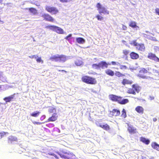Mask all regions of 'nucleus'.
Here are the masks:
<instances>
[{
    "instance_id": "obj_1",
    "label": "nucleus",
    "mask_w": 159,
    "mask_h": 159,
    "mask_svg": "<svg viewBox=\"0 0 159 159\" xmlns=\"http://www.w3.org/2000/svg\"><path fill=\"white\" fill-rule=\"evenodd\" d=\"M122 98L121 97L114 94H110L109 96V98L110 100L113 102H117L120 104L124 105L129 102L128 99H122Z\"/></svg>"
},
{
    "instance_id": "obj_2",
    "label": "nucleus",
    "mask_w": 159,
    "mask_h": 159,
    "mask_svg": "<svg viewBox=\"0 0 159 159\" xmlns=\"http://www.w3.org/2000/svg\"><path fill=\"white\" fill-rule=\"evenodd\" d=\"M49 59L52 61L64 62L67 60V57L64 55H57L52 56Z\"/></svg>"
},
{
    "instance_id": "obj_3",
    "label": "nucleus",
    "mask_w": 159,
    "mask_h": 159,
    "mask_svg": "<svg viewBox=\"0 0 159 159\" xmlns=\"http://www.w3.org/2000/svg\"><path fill=\"white\" fill-rule=\"evenodd\" d=\"M130 44L134 46L135 47L136 49L141 52H143L145 50V47L143 43H138L137 42V40H134L132 41Z\"/></svg>"
},
{
    "instance_id": "obj_4",
    "label": "nucleus",
    "mask_w": 159,
    "mask_h": 159,
    "mask_svg": "<svg viewBox=\"0 0 159 159\" xmlns=\"http://www.w3.org/2000/svg\"><path fill=\"white\" fill-rule=\"evenodd\" d=\"M81 80L83 82L88 84H95L97 83L95 78L88 76H82Z\"/></svg>"
},
{
    "instance_id": "obj_5",
    "label": "nucleus",
    "mask_w": 159,
    "mask_h": 159,
    "mask_svg": "<svg viewBox=\"0 0 159 159\" xmlns=\"http://www.w3.org/2000/svg\"><path fill=\"white\" fill-rule=\"evenodd\" d=\"M109 64L104 61H102L98 64H94L92 65L93 69L99 70L101 68L104 69L108 68Z\"/></svg>"
},
{
    "instance_id": "obj_6",
    "label": "nucleus",
    "mask_w": 159,
    "mask_h": 159,
    "mask_svg": "<svg viewBox=\"0 0 159 159\" xmlns=\"http://www.w3.org/2000/svg\"><path fill=\"white\" fill-rule=\"evenodd\" d=\"M151 69V68H148L147 70H146L145 68H141L139 70V73L138 74V76L140 78L143 79H147L151 78L145 75V74L148 72V71L149 70Z\"/></svg>"
},
{
    "instance_id": "obj_7",
    "label": "nucleus",
    "mask_w": 159,
    "mask_h": 159,
    "mask_svg": "<svg viewBox=\"0 0 159 159\" xmlns=\"http://www.w3.org/2000/svg\"><path fill=\"white\" fill-rule=\"evenodd\" d=\"M59 155L61 157L64 159H73V157H75V155L70 152H63Z\"/></svg>"
},
{
    "instance_id": "obj_8",
    "label": "nucleus",
    "mask_w": 159,
    "mask_h": 159,
    "mask_svg": "<svg viewBox=\"0 0 159 159\" xmlns=\"http://www.w3.org/2000/svg\"><path fill=\"white\" fill-rule=\"evenodd\" d=\"M45 28L49 29L59 34H64V31L62 29L59 27L54 25H49L45 27Z\"/></svg>"
},
{
    "instance_id": "obj_9",
    "label": "nucleus",
    "mask_w": 159,
    "mask_h": 159,
    "mask_svg": "<svg viewBox=\"0 0 159 159\" xmlns=\"http://www.w3.org/2000/svg\"><path fill=\"white\" fill-rule=\"evenodd\" d=\"M41 16L43 20L45 21L53 22L55 21V19L49 14L47 13L42 14Z\"/></svg>"
},
{
    "instance_id": "obj_10",
    "label": "nucleus",
    "mask_w": 159,
    "mask_h": 159,
    "mask_svg": "<svg viewBox=\"0 0 159 159\" xmlns=\"http://www.w3.org/2000/svg\"><path fill=\"white\" fill-rule=\"evenodd\" d=\"M96 7L100 14L102 13L106 15L109 14V11L104 7H103L100 3H98L97 4Z\"/></svg>"
},
{
    "instance_id": "obj_11",
    "label": "nucleus",
    "mask_w": 159,
    "mask_h": 159,
    "mask_svg": "<svg viewBox=\"0 0 159 159\" xmlns=\"http://www.w3.org/2000/svg\"><path fill=\"white\" fill-rule=\"evenodd\" d=\"M45 10L52 14L56 15L59 12L58 10L55 7L49 6H46L45 7Z\"/></svg>"
},
{
    "instance_id": "obj_12",
    "label": "nucleus",
    "mask_w": 159,
    "mask_h": 159,
    "mask_svg": "<svg viewBox=\"0 0 159 159\" xmlns=\"http://www.w3.org/2000/svg\"><path fill=\"white\" fill-rule=\"evenodd\" d=\"M95 124L97 126L102 128L105 130L108 131L110 129V126L107 123L102 124L100 123V121H96L95 122Z\"/></svg>"
},
{
    "instance_id": "obj_13",
    "label": "nucleus",
    "mask_w": 159,
    "mask_h": 159,
    "mask_svg": "<svg viewBox=\"0 0 159 159\" xmlns=\"http://www.w3.org/2000/svg\"><path fill=\"white\" fill-rule=\"evenodd\" d=\"M147 57L150 59L153 60L156 62H159V58L157 57L155 54L152 52L148 53Z\"/></svg>"
},
{
    "instance_id": "obj_14",
    "label": "nucleus",
    "mask_w": 159,
    "mask_h": 159,
    "mask_svg": "<svg viewBox=\"0 0 159 159\" xmlns=\"http://www.w3.org/2000/svg\"><path fill=\"white\" fill-rule=\"evenodd\" d=\"M129 55L130 58L133 60L137 59L139 57V55L138 53L133 52H130Z\"/></svg>"
},
{
    "instance_id": "obj_15",
    "label": "nucleus",
    "mask_w": 159,
    "mask_h": 159,
    "mask_svg": "<svg viewBox=\"0 0 159 159\" xmlns=\"http://www.w3.org/2000/svg\"><path fill=\"white\" fill-rule=\"evenodd\" d=\"M57 117L58 116L57 115V114L54 113L48 119V121H54L57 120Z\"/></svg>"
},
{
    "instance_id": "obj_16",
    "label": "nucleus",
    "mask_w": 159,
    "mask_h": 159,
    "mask_svg": "<svg viewBox=\"0 0 159 159\" xmlns=\"http://www.w3.org/2000/svg\"><path fill=\"white\" fill-rule=\"evenodd\" d=\"M133 81L132 80H129L126 79H123L121 83L124 85H125L126 84H131L133 83Z\"/></svg>"
},
{
    "instance_id": "obj_17",
    "label": "nucleus",
    "mask_w": 159,
    "mask_h": 159,
    "mask_svg": "<svg viewBox=\"0 0 159 159\" xmlns=\"http://www.w3.org/2000/svg\"><path fill=\"white\" fill-rule=\"evenodd\" d=\"M135 110L138 113L143 114L144 112V109L141 106H138L135 108Z\"/></svg>"
},
{
    "instance_id": "obj_18",
    "label": "nucleus",
    "mask_w": 159,
    "mask_h": 159,
    "mask_svg": "<svg viewBox=\"0 0 159 159\" xmlns=\"http://www.w3.org/2000/svg\"><path fill=\"white\" fill-rule=\"evenodd\" d=\"M111 112L112 113V116H119L120 115V111L119 110L117 109H113Z\"/></svg>"
},
{
    "instance_id": "obj_19",
    "label": "nucleus",
    "mask_w": 159,
    "mask_h": 159,
    "mask_svg": "<svg viewBox=\"0 0 159 159\" xmlns=\"http://www.w3.org/2000/svg\"><path fill=\"white\" fill-rule=\"evenodd\" d=\"M128 130L130 134H135L136 133V129L134 127L129 126L128 128Z\"/></svg>"
},
{
    "instance_id": "obj_20",
    "label": "nucleus",
    "mask_w": 159,
    "mask_h": 159,
    "mask_svg": "<svg viewBox=\"0 0 159 159\" xmlns=\"http://www.w3.org/2000/svg\"><path fill=\"white\" fill-rule=\"evenodd\" d=\"M129 26L133 28H139V27L137 25L136 23L133 21H131L130 22L129 24Z\"/></svg>"
},
{
    "instance_id": "obj_21",
    "label": "nucleus",
    "mask_w": 159,
    "mask_h": 159,
    "mask_svg": "<svg viewBox=\"0 0 159 159\" xmlns=\"http://www.w3.org/2000/svg\"><path fill=\"white\" fill-rule=\"evenodd\" d=\"M105 73L107 75L111 76H113L114 75V72L110 69H107L105 70Z\"/></svg>"
},
{
    "instance_id": "obj_22",
    "label": "nucleus",
    "mask_w": 159,
    "mask_h": 159,
    "mask_svg": "<svg viewBox=\"0 0 159 159\" xmlns=\"http://www.w3.org/2000/svg\"><path fill=\"white\" fill-rule=\"evenodd\" d=\"M75 64L76 66H78L82 65L83 64V62L82 58H79L77 59L75 61Z\"/></svg>"
},
{
    "instance_id": "obj_23",
    "label": "nucleus",
    "mask_w": 159,
    "mask_h": 159,
    "mask_svg": "<svg viewBox=\"0 0 159 159\" xmlns=\"http://www.w3.org/2000/svg\"><path fill=\"white\" fill-rule=\"evenodd\" d=\"M140 140L141 142L146 145L150 143V140L148 139H146L143 137H141L140 138Z\"/></svg>"
},
{
    "instance_id": "obj_24",
    "label": "nucleus",
    "mask_w": 159,
    "mask_h": 159,
    "mask_svg": "<svg viewBox=\"0 0 159 159\" xmlns=\"http://www.w3.org/2000/svg\"><path fill=\"white\" fill-rule=\"evenodd\" d=\"M14 97V95H11L9 97H5L4 100L6 102H10L12 100Z\"/></svg>"
},
{
    "instance_id": "obj_25",
    "label": "nucleus",
    "mask_w": 159,
    "mask_h": 159,
    "mask_svg": "<svg viewBox=\"0 0 159 159\" xmlns=\"http://www.w3.org/2000/svg\"><path fill=\"white\" fill-rule=\"evenodd\" d=\"M151 146L152 148L159 151V145L155 142L152 143L151 144Z\"/></svg>"
},
{
    "instance_id": "obj_26",
    "label": "nucleus",
    "mask_w": 159,
    "mask_h": 159,
    "mask_svg": "<svg viewBox=\"0 0 159 159\" xmlns=\"http://www.w3.org/2000/svg\"><path fill=\"white\" fill-rule=\"evenodd\" d=\"M132 87L133 88V89H134L135 92H136L137 93H138L140 91V87L139 86L137 85L134 84L132 85Z\"/></svg>"
},
{
    "instance_id": "obj_27",
    "label": "nucleus",
    "mask_w": 159,
    "mask_h": 159,
    "mask_svg": "<svg viewBox=\"0 0 159 159\" xmlns=\"http://www.w3.org/2000/svg\"><path fill=\"white\" fill-rule=\"evenodd\" d=\"M150 74L152 75L155 76H158L159 75V72L158 70L153 69L152 70V72H149Z\"/></svg>"
},
{
    "instance_id": "obj_28",
    "label": "nucleus",
    "mask_w": 159,
    "mask_h": 159,
    "mask_svg": "<svg viewBox=\"0 0 159 159\" xmlns=\"http://www.w3.org/2000/svg\"><path fill=\"white\" fill-rule=\"evenodd\" d=\"M17 141V138L12 136H10L8 138V143H11L13 141Z\"/></svg>"
},
{
    "instance_id": "obj_29",
    "label": "nucleus",
    "mask_w": 159,
    "mask_h": 159,
    "mask_svg": "<svg viewBox=\"0 0 159 159\" xmlns=\"http://www.w3.org/2000/svg\"><path fill=\"white\" fill-rule=\"evenodd\" d=\"M29 11L34 15H36L38 13L37 10L33 7L29 8Z\"/></svg>"
},
{
    "instance_id": "obj_30",
    "label": "nucleus",
    "mask_w": 159,
    "mask_h": 159,
    "mask_svg": "<svg viewBox=\"0 0 159 159\" xmlns=\"http://www.w3.org/2000/svg\"><path fill=\"white\" fill-rule=\"evenodd\" d=\"M76 41L79 43H83L85 42V40L82 38L79 37L76 39Z\"/></svg>"
},
{
    "instance_id": "obj_31",
    "label": "nucleus",
    "mask_w": 159,
    "mask_h": 159,
    "mask_svg": "<svg viewBox=\"0 0 159 159\" xmlns=\"http://www.w3.org/2000/svg\"><path fill=\"white\" fill-rule=\"evenodd\" d=\"M121 117L124 119L125 118L127 117L126 111L124 109H123L122 110Z\"/></svg>"
},
{
    "instance_id": "obj_32",
    "label": "nucleus",
    "mask_w": 159,
    "mask_h": 159,
    "mask_svg": "<svg viewBox=\"0 0 159 159\" xmlns=\"http://www.w3.org/2000/svg\"><path fill=\"white\" fill-rule=\"evenodd\" d=\"M127 93L129 94H133L135 95L136 94V92H135L134 90L133 89V88H129L127 91Z\"/></svg>"
},
{
    "instance_id": "obj_33",
    "label": "nucleus",
    "mask_w": 159,
    "mask_h": 159,
    "mask_svg": "<svg viewBox=\"0 0 159 159\" xmlns=\"http://www.w3.org/2000/svg\"><path fill=\"white\" fill-rule=\"evenodd\" d=\"M40 112L39 111H36L30 114V116L32 117H38L40 113Z\"/></svg>"
},
{
    "instance_id": "obj_34",
    "label": "nucleus",
    "mask_w": 159,
    "mask_h": 159,
    "mask_svg": "<svg viewBox=\"0 0 159 159\" xmlns=\"http://www.w3.org/2000/svg\"><path fill=\"white\" fill-rule=\"evenodd\" d=\"M116 76L118 77H120L125 76V75L122 74L120 72L116 71L115 73Z\"/></svg>"
},
{
    "instance_id": "obj_35",
    "label": "nucleus",
    "mask_w": 159,
    "mask_h": 159,
    "mask_svg": "<svg viewBox=\"0 0 159 159\" xmlns=\"http://www.w3.org/2000/svg\"><path fill=\"white\" fill-rule=\"evenodd\" d=\"M96 17L97 18V20H98L101 21L103 20L104 18L102 16L99 15H97L96 16Z\"/></svg>"
},
{
    "instance_id": "obj_36",
    "label": "nucleus",
    "mask_w": 159,
    "mask_h": 159,
    "mask_svg": "<svg viewBox=\"0 0 159 159\" xmlns=\"http://www.w3.org/2000/svg\"><path fill=\"white\" fill-rule=\"evenodd\" d=\"M8 134V132H0V139H1L3 137L5 136L7 134Z\"/></svg>"
},
{
    "instance_id": "obj_37",
    "label": "nucleus",
    "mask_w": 159,
    "mask_h": 159,
    "mask_svg": "<svg viewBox=\"0 0 159 159\" xmlns=\"http://www.w3.org/2000/svg\"><path fill=\"white\" fill-rule=\"evenodd\" d=\"M56 111V109L55 108L52 107L50 108L49 110V112L50 113L55 112Z\"/></svg>"
},
{
    "instance_id": "obj_38",
    "label": "nucleus",
    "mask_w": 159,
    "mask_h": 159,
    "mask_svg": "<svg viewBox=\"0 0 159 159\" xmlns=\"http://www.w3.org/2000/svg\"><path fill=\"white\" fill-rule=\"evenodd\" d=\"M123 53L125 56L127 55L129 53V51L127 50H124L123 51Z\"/></svg>"
},
{
    "instance_id": "obj_39",
    "label": "nucleus",
    "mask_w": 159,
    "mask_h": 159,
    "mask_svg": "<svg viewBox=\"0 0 159 159\" xmlns=\"http://www.w3.org/2000/svg\"><path fill=\"white\" fill-rule=\"evenodd\" d=\"M120 68L121 70H125L128 69V67L125 65H121L120 66Z\"/></svg>"
},
{
    "instance_id": "obj_40",
    "label": "nucleus",
    "mask_w": 159,
    "mask_h": 159,
    "mask_svg": "<svg viewBox=\"0 0 159 159\" xmlns=\"http://www.w3.org/2000/svg\"><path fill=\"white\" fill-rule=\"evenodd\" d=\"M147 38L149 39H150L151 40L153 41H157V40L156 38L153 37H147Z\"/></svg>"
},
{
    "instance_id": "obj_41",
    "label": "nucleus",
    "mask_w": 159,
    "mask_h": 159,
    "mask_svg": "<svg viewBox=\"0 0 159 159\" xmlns=\"http://www.w3.org/2000/svg\"><path fill=\"white\" fill-rule=\"evenodd\" d=\"M36 60L38 62H41L42 63H43V61L41 59V57H39L37 58Z\"/></svg>"
},
{
    "instance_id": "obj_42",
    "label": "nucleus",
    "mask_w": 159,
    "mask_h": 159,
    "mask_svg": "<svg viewBox=\"0 0 159 159\" xmlns=\"http://www.w3.org/2000/svg\"><path fill=\"white\" fill-rule=\"evenodd\" d=\"M72 36V34H69L68 36H66L65 37V39H66L68 40H70L69 38L70 37Z\"/></svg>"
},
{
    "instance_id": "obj_43",
    "label": "nucleus",
    "mask_w": 159,
    "mask_h": 159,
    "mask_svg": "<svg viewBox=\"0 0 159 159\" xmlns=\"http://www.w3.org/2000/svg\"><path fill=\"white\" fill-rule=\"evenodd\" d=\"M46 118V116L45 115H42L40 118V120L42 121L45 119Z\"/></svg>"
},
{
    "instance_id": "obj_44",
    "label": "nucleus",
    "mask_w": 159,
    "mask_h": 159,
    "mask_svg": "<svg viewBox=\"0 0 159 159\" xmlns=\"http://www.w3.org/2000/svg\"><path fill=\"white\" fill-rule=\"evenodd\" d=\"M127 26L124 25H122V29L123 30H127Z\"/></svg>"
},
{
    "instance_id": "obj_45",
    "label": "nucleus",
    "mask_w": 159,
    "mask_h": 159,
    "mask_svg": "<svg viewBox=\"0 0 159 159\" xmlns=\"http://www.w3.org/2000/svg\"><path fill=\"white\" fill-rule=\"evenodd\" d=\"M29 57L30 58H36L37 56L36 55H31V56H29Z\"/></svg>"
},
{
    "instance_id": "obj_46",
    "label": "nucleus",
    "mask_w": 159,
    "mask_h": 159,
    "mask_svg": "<svg viewBox=\"0 0 159 159\" xmlns=\"http://www.w3.org/2000/svg\"><path fill=\"white\" fill-rule=\"evenodd\" d=\"M155 12H156V13L157 14H158V15H159V8H156V9H155Z\"/></svg>"
},
{
    "instance_id": "obj_47",
    "label": "nucleus",
    "mask_w": 159,
    "mask_h": 159,
    "mask_svg": "<svg viewBox=\"0 0 159 159\" xmlns=\"http://www.w3.org/2000/svg\"><path fill=\"white\" fill-rule=\"evenodd\" d=\"M33 123L34 124H37V125H41L42 124L41 122H33Z\"/></svg>"
},
{
    "instance_id": "obj_48",
    "label": "nucleus",
    "mask_w": 159,
    "mask_h": 159,
    "mask_svg": "<svg viewBox=\"0 0 159 159\" xmlns=\"http://www.w3.org/2000/svg\"><path fill=\"white\" fill-rule=\"evenodd\" d=\"M154 99V97L152 96H150L149 97V99L150 100H152Z\"/></svg>"
},
{
    "instance_id": "obj_49",
    "label": "nucleus",
    "mask_w": 159,
    "mask_h": 159,
    "mask_svg": "<svg viewBox=\"0 0 159 159\" xmlns=\"http://www.w3.org/2000/svg\"><path fill=\"white\" fill-rule=\"evenodd\" d=\"M111 63L112 65H116L117 64L116 62L113 61H111Z\"/></svg>"
},
{
    "instance_id": "obj_50",
    "label": "nucleus",
    "mask_w": 159,
    "mask_h": 159,
    "mask_svg": "<svg viewBox=\"0 0 159 159\" xmlns=\"http://www.w3.org/2000/svg\"><path fill=\"white\" fill-rule=\"evenodd\" d=\"M58 71L59 72H65V73H66L67 72V71L64 70H59Z\"/></svg>"
},
{
    "instance_id": "obj_51",
    "label": "nucleus",
    "mask_w": 159,
    "mask_h": 159,
    "mask_svg": "<svg viewBox=\"0 0 159 159\" xmlns=\"http://www.w3.org/2000/svg\"><path fill=\"white\" fill-rule=\"evenodd\" d=\"M153 120L154 122H155L157 120V119L156 118H154L153 119Z\"/></svg>"
},
{
    "instance_id": "obj_52",
    "label": "nucleus",
    "mask_w": 159,
    "mask_h": 159,
    "mask_svg": "<svg viewBox=\"0 0 159 159\" xmlns=\"http://www.w3.org/2000/svg\"><path fill=\"white\" fill-rule=\"evenodd\" d=\"M3 104L2 103H0V109L1 108H2V105Z\"/></svg>"
},
{
    "instance_id": "obj_53",
    "label": "nucleus",
    "mask_w": 159,
    "mask_h": 159,
    "mask_svg": "<svg viewBox=\"0 0 159 159\" xmlns=\"http://www.w3.org/2000/svg\"><path fill=\"white\" fill-rule=\"evenodd\" d=\"M1 22L2 23H4V22L3 21H2L1 20V18H0V22Z\"/></svg>"
},
{
    "instance_id": "obj_54",
    "label": "nucleus",
    "mask_w": 159,
    "mask_h": 159,
    "mask_svg": "<svg viewBox=\"0 0 159 159\" xmlns=\"http://www.w3.org/2000/svg\"><path fill=\"white\" fill-rule=\"evenodd\" d=\"M35 4L37 6H39V4H37V3L36 4Z\"/></svg>"
},
{
    "instance_id": "obj_55",
    "label": "nucleus",
    "mask_w": 159,
    "mask_h": 159,
    "mask_svg": "<svg viewBox=\"0 0 159 159\" xmlns=\"http://www.w3.org/2000/svg\"><path fill=\"white\" fill-rule=\"evenodd\" d=\"M150 159H154L153 157H152V158H150Z\"/></svg>"
},
{
    "instance_id": "obj_56",
    "label": "nucleus",
    "mask_w": 159,
    "mask_h": 159,
    "mask_svg": "<svg viewBox=\"0 0 159 159\" xmlns=\"http://www.w3.org/2000/svg\"><path fill=\"white\" fill-rule=\"evenodd\" d=\"M2 87V86L1 85H0V88H1Z\"/></svg>"
}]
</instances>
